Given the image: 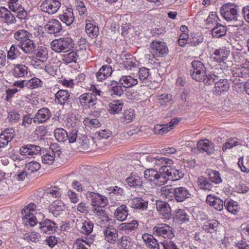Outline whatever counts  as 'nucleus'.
<instances>
[{
  "label": "nucleus",
  "mask_w": 249,
  "mask_h": 249,
  "mask_svg": "<svg viewBox=\"0 0 249 249\" xmlns=\"http://www.w3.org/2000/svg\"><path fill=\"white\" fill-rule=\"evenodd\" d=\"M183 174L179 170L169 167H163L158 172L153 169L145 170L144 177L152 185L161 186L168 180H177L182 178Z\"/></svg>",
  "instance_id": "1"
},
{
  "label": "nucleus",
  "mask_w": 249,
  "mask_h": 249,
  "mask_svg": "<svg viewBox=\"0 0 249 249\" xmlns=\"http://www.w3.org/2000/svg\"><path fill=\"white\" fill-rule=\"evenodd\" d=\"M14 36L18 41V47L25 53L32 54L34 52L36 45L32 39L33 36L32 34L26 30L21 29L17 31Z\"/></svg>",
  "instance_id": "2"
},
{
  "label": "nucleus",
  "mask_w": 249,
  "mask_h": 249,
  "mask_svg": "<svg viewBox=\"0 0 249 249\" xmlns=\"http://www.w3.org/2000/svg\"><path fill=\"white\" fill-rule=\"evenodd\" d=\"M220 13L227 21L232 22L234 26L243 25L244 21L238 14L237 6L234 4L228 3L224 4L220 9Z\"/></svg>",
  "instance_id": "3"
},
{
  "label": "nucleus",
  "mask_w": 249,
  "mask_h": 249,
  "mask_svg": "<svg viewBox=\"0 0 249 249\" xmlns=\"http://www.w3.org/2000/svg\"><path fill=\"white\" fill-rule=\"evenodd\" d=\"M74 43L72 39L68 37L54 39L51 43L52 49L56 53H65L71 50Z\"/></svg>",
  "instance_id": "4"
},
{
  "label": "nucleus",
  "mask_w": 249,
  "mask_h": 249,
  "mask_svg": "<svg viewBox=\"0 0 249 249\" xmlns=\"http://www.w3.org/2000/svg\"><path fill=\"white\" fill-rule=\"evenodd\" d=\"M153 233L155 236L164 238L171 239L175 236L173 228L165 224H158L155 226Z\"/></svg>",
  "instance_id": "5"
},
{
  "label": "nucleus",
  "mask_w": 249,
  "mask_h": 249,
  "mask_svg": "<svg viewBox=\"0 0 249 249\" xmlns=\"http://www.w3.org/2000/svg\"><path fill=\"white\" fill-rule=\"evenodd\" d=\"M193 72L192 78L196 81L202 82L205 81L206 76L205 68L204 65L199 61H193L192 63Z\"/></svg>",
  "instance_id": "6"
},
{
  "label": "nucleus",
  "mask_w": 249,
  "mask_h": 249,
  "mask_svg": "<svg viewBox=\"0 0 249 249\" xmlns=\"http://www.w3.org/2000/svg\"><path fill=\"white\" fill-rule=\"evenodd\" d=\"M61 3L58 0H44L40 5V10L49 15H53L56 13Z\"/></svg>",
  "instance_id": "7"
},
{
  "label": "nucleus",
  "mask_w": 249,
  "mask_h": 249,
  "mask_svg": "<svg viewBox=\"0 0 249 249\" xmlns=\"http://www.w3.org/2000/svg\"><path fill=\"white\" fill-rule=\"evenodd\" d=\"M156 207L163 218L168 220L171 218L172 210L168 203L160 200H157Z\"/></svg>",
  "instance_id": "8"
},
{
  "label": "nucleus",
  "mask_w": 249,
  "mask_h": 249,
  "mask_svg": "<svg viewBox=\"0 0 249 249\" xmlns=\"http://www.w3.org/2000/svg\"><path fill=\"white\" fill-rule=\"evenodd\" d=\"M80 105L85 108L94 107V109H96L97 99L96 97L90 93H86L82 94L79 98Z\"/></svg>",
  "instance_id": "9"
},
{
  "label": "nucleus",
  "mask_w": 249,
  "mask_h": 249,
  "mask_svg": "<svg viewBox=\"0 0 249 249\" xmlns=\"http://www.w3.org/2000/svg\"><path fill=\"white\" fill-rule=\"evenodd\" d=\"M86 196L89 199H91V205L98 204L105 207L108 203L107 197L93 192H88Z\"/></svg>",
  "instance_id": "10"
},
{
  "label": "nucleus",
  "mask_w": 249,
  "mask_h": 249,
  "mask_svg": "<svg viewBox=\"0 0 249 249\" xmlns=\"http://www.w3.org/2000/svg\"><path fill=\"white\" fill-rule=\"evenodd\" d=\"M61 193L60 189L57 186H51L47 187L42 196V199L50 202L53 199L61 196Z\"/></svg>",
  "instance_id": "11"
},
{
  "label": "nucleus",
  "mask_w": 249,
  "mask_h": 249,
  "mask_svg": "<svg viewBox=\"0 0 249 249\" xmlns=\"http://www.w3.org/2000/svg\"><path fill=\"white\" fill-rule=\"evenodd\" d=\"M51 115L50 110L48 108L43 107L38 110L33 118V122L37 124L44 123L51 117Z\"/></svg>",
  "instance_id": "12"
},
{
  "label": "nucleus",
  "mask_w": 249,
  "mask_h": 249,
  "mask_svg": "<svg viewBox=\"0 0 249 249\" xmlns=\"http://www.w3.org/2000/svg\"><path fill=\"white\" fill-rule=\"evenodd\" d=\"M150 46L153 53L158 57L166 54L168 51L165 43L160 41H152Z\"/></svg>",
  "instance_id": "13"
},
{
  "label": "nucleus",
  "mask_w": 249,
  "mask_h": 249,
  "mask_svg": "<svg viewBox=\"0 0 249 249\" xmlns=\"http://www.w3.org/2000/svg\"><path fill=\"white\" fill-rule=\"evenodd\" d=\"M230 51L225 47L215 49L212 54V58L218 63L224 62L228 57Z\"/></svg>",
  "instance_id": "14"
},
{
  "label": "nucleus",
  "mask_w": 249,
  "mask_h": 249,
  "mask_svg": "<svg viewBox=\"0 0 249 249\" xmlns=\"http://www.w3.org/2000/svg\"><path fill=\"white\" fill-rule=\"evenodd\" d=\"M147 160L151 162L153 165L161 166L160 170L165 167H169V165L173 164V161L172 159L165 157H153L149 156L147 158Z\"/></svg>",
  "instance_id": "15"
},
{
  "label": "nucleus",
  "mask_w": 249,
  "mask_h": 249,
  "mask_svg": "<svg viewBox=\"0 0 249 249\" xmlns=\"http://www.w3.org/2000/svg\"><path fill=\"white\" fill-rule=\"evenodd\" d=\"M41 150V148L38 145L27 144L22 146L19 149V154L23 156H31L38 154Z\"/></svg>",
  "instance_id": "16"
},
{
  "label": "nucleus",
  "mask_w": 249,
  "mask_h": 249,
  "mask_svg": "<svg viewBox=\"0 0 249 249\" xmlns=\"http://www.w3.org/2000/svg\"><path fill=\"white\" fill-rule=\"evenodd\" d=\"M39 225L41 232L44 233L50 234L55 231L57 228L56 224L48 219L40 222Z\"/></svg>",
  "instance_id": "17"
},
{
  "label": "nucleus",
  "mask_w": 249,
  "mask_h": 249,
  "mask_svg": "<svg viewBox=\"0 0 249 249\" xmlns=\"http://www.w3.org/2000/svg\"><path fill=\"white\" fill-rule=\"evenodd\" d=\"M128 204L132 208L144 210L147 208L148 201L142 197H135L129 200Z\"/></svg>",
  "instance_id": "18"
},
{
  "label": "nucleus",
  "mask_w": 249,
  "mask_h": 249,
  "mask_svg": "<svg viewBox=\"0 0 249 249\" xmlns=\"http://www.w3.org/2000/svg\"><path fill=\"white\" fill-rule=\"evenodd\" d=\"M191 195L189 190L185 187L175 188L174 198L178 202H183L190 197Z\"/></svg>",
  "instance_id": "19"
},
{
  "label": "nucleus",
  "mask_w": 249,
  "mask_h": 249,
  "mask_svg": "<svg viewBox=\"0 0 249 249\" xmlns=\"http://www.w3.org/2000/svg\"><path fill=\"white\" fill-rule=\"evenodd\" d=\"M45 28L51 34L59 33L62 29L61 23L56 19H52L45 25Z\"/></svg>",
  "instance_id": "20"
},
{
  "label": "nucleus",
  "mask_w": 249,
  "mask_h": 249,
  "mask_svg": "<svg viewBox=\"0 0 249 249\" xmlns=\"http://www.w3.org/2000/svg\"><path fill=\"white\" fill-rule=\"evenodd\" d=\"M206 202L216 210L220 211L223 209L224 205L223 200L215 196L208 195L207 196Z\"/></svg>",
  "instance_id": "21"
},
{
  "label": "nucleus",
  "mask_w": 249,
  "mask_h": 249,
  "mask_svg": "<svg viewBox=\"0 0 249 249\" xmlns=\"http://www.w3.org/2000/svg\"><path fill=\"white\" fill-rule=\"evenodd\" d=\"M66 209V206L61 200H57L53 202L50 206V210L56 216L62 213Z\"/></svg>",
  "instance_id": "22"
},
{
  "label": "nucleus",
  "mask_w": 249,
  "mask_h": 249,
  "mask_svg": "<svg viewBox=\"0 0 249 249\" xmlns=\"http://www.w3.org/2000/svg\"><path fill=\"white\" fill-rule=\"evenodd\" d=\"M197 148L200 152H205L207 154H211L214 152V145L207 140H201L197 143Z\"/></svg>",
  "instance_id": "23"
},
{
  "label": "nucleus",
  "mask_w": 249,
  "mask_h": 249,
  "mask_svg": "<svg viewBox=\"0 0 249 249\" xmlns=\"http://www.w3.org/2000/svg\"><path fill=\"white\" fill-rule=\"evenodd\" d=\"M104 233L106 240L110 243H113L117 239L118 232L113 225L107 226L104 230Z\"/></svg>",
  "instance_id": "24"
},
{
  "label": "nucleus",
  "mask_w": 249,
  "mask_h": 249,
  "mask_svg": "<svg viewBox=\"0 0 249 249\" xmlns=\"http://www.w3.org/2000/svg\"><path fill=\"white\" fill-rule=\"evenodd\" d=\"M112 73V67L108 65H105L96 73V76L98 80L101 81L110 76Z\"/></svg>",
  "instance_id": "25"
},
{
  "label": "nucleus",
  "mask_w": 249,
  "mask_h": 249,
  "mask_svg": "<svg viewBox=\"0 0 249 249\" xmlns=\"http://www.w3.org/2000/svg\"><path fill=\"white\" fill-rule=\"evenodd\" d=\"M60 20L67 26L71 25L74 21V17L72 9L67 8L63 13L59 15Z\"/></svg>",
  "instance_id": "26"
},
{
  "label": "nucleus",
  "mask_w": 249,
  "mask_h": 249,
  "mask_svg": "<svg viewBox=\"0 0 249 249\" xmlns=\"http://www.w3.org/2000/svg\"><path fill=\"white\" fill-rule=\"evenodd\" d=\"M126 182L130 187L139 189L142 184V178L135 174H131L130 176L126 179Z\"/></svg>",
  "instance_id": "27"
},
{
  "label": "nucleus",
  "mask_w": 249,
  "mask_h": 249,
  "mask_svg": "<svg viewBox=\"0 0 249 249\" xmlns=\"http://www.w3.org/2000/svg\"><path fill=\"white\" fill-rule=\"evenodd\" d=\"M142 238L149 249H160V245L153 235L144 234L142 235Z\"/></svg>",
  "instance_id": "28"
},
{
  "label": "nucleus",
  "mask_w": 249,
  "mask_h": 249,
  "mask_svg": "<svg viewBox=\"0 0 249 249\" xmlns=\"http://www.w3.org/2000/svg\"><path fill=\"white\" fill-rule=\"evenodd\" d=\"M70 93L67 90L60 89L55 94V102L64 105L68 102Z\"/></svg>",
  "instance_id": "29"
},
{
  "label": "nucleus",
  "mask_w": 249,
  "mask_h": 249,
  "mask_svg": "<svg viewBox=\"0 0 249 249\" xmlns=\"http://www.w3.org/2000/svg\"><path fill=\"white\" fill-rule=\"evenodd\" d=\"M86 31L87 34L91 38H95L99 33L98 26L94 25L90 20H86Z\"/></svg>",
  "instance_id": "30"
},
{
  "label": "nucleus",
  "mask_w": 249,
  "mask_h": 249,
  "mask_svg": "<svg viewBox=\"0 0 249 249\" xmlns=\"http://www.w3.org/2000/svg\"><path fill=\"white\" fill-rule=\"evenodd\" d=\"M13 73L14 76L22 77L27 74L28 68L25 65L21 64H14Z\"/></svg>",
  "instance_id": "31"
},
{
  "label": "nucleus",
  "mask_w": 249,
  "mask_h": 249,
  "mask_svg": "<svg viewBox=\"0 0 249 249\" xmlns=\"http://www.w3.org/2000/svg\"><path fill=\"white\" fill-rule=\"evenodd\" d=\"M116 219L120 221H124L128 216V211L125 205H122L118 207L114 212Z\"/></svg>",
  "instance_id": "32"
},
{
  "label": "nucleus",
  "mask_w": 249,
  "mask_h": 249,
  "mask_svg": "<svg viewBox=\"0 0 249 249\" xmlns=\"http://www.w3.org/2000/svg\"><path fill=\"white\" fill-rule=\"evenodd\" d=\"M137 79L130 76H123L119 80V84L125 88H131L137 84Z\"/></svg>",
  "instance_id": "33"
},
{
  "label": "nucleus",
  "mask_w": 249,
  "mask_h": 249,
  "mask_svg": "<svg viewBox=\"0 0 249 249\" xmlns=\"http://www.w3.org/2000/svg\"><path fill=\"white\" fill-rule=\"evenodd\" d=\"M197 184L200 189L205 191H212L214 187L207 178L201 176L197 179Z\"/></svg>",
  "instance_id": "34"
},
{
  "label": "nucleus",
  "mask_w": 249,
  "mask_h": 249,
  "mask_svg": "<svg viewBox=\"0 0 249 249\" xmlns=\"http://www.w3.org/2000/svg\"><path fill=\"white\" fill-rule=\"evenodd\" d=\"M212 35L215 37L224 36L227 33V27L220 23H217L211 31Z\"/></svg>",
  "instance_id": "35"
},
{
  "label": "nucleus",
  "mask_w": 249,
  "mask_h": 249,
  "mask_svg": "<svg viewBox=\"0 0 249 249\" xmlns=\"http://www.w3.org/2000/svg\"><path fill=\"white\" fill-rule=\"evenodd\" d=\"M93 228V223L89 219H87L81 222L80 231L82 233L88 235L92 231Z\"/></svg>",
  "instance_id": "36"
},
{
  "label": "nucleus",
  "mask_w": 249,
  "mask_h": 249,
  "mask_svg": "<svg viewBox=\"0 0 249 249\" xmlns=\"http://www.w3.org/2000/svg\"><path fill=\"white\" fill-rule=\"evenodd\" d=\"M109 107L110 113H119L123 108V103L121 100H114L109 104Z\"/></svg>",
  "instance_id": "37"
},
{
  "label": "nucleus",
  "mask_w": 249,
  "mask_h": 249,
  "mask_svg": "<svg viewBox=\"0 0 249 249\" xmlns=\"http://www.w3.org/2000/svg\"><path fill=\"white\" fill-rule=\"evenodd\" d=\"M137 227V221L133 220L131 222L122 223L120 225V229L124 231L126 233L129 234L130 232L135 231Z\"/></svg>",
  "instance_id": "38"
},
{
  "label": "nucleus",
  "mask_w": 249,
  "mask_h": 249,
  "mask_svg": "<svg viewBox=\"0 0 249 249\" xmlns=\"http://www.w3.org/2000/svg\"><path fill=\"white\" fill-rule=\"evenodd\" d=\"M91 206L92 212L99 218L109 215L108 213L104 209V207L98 204H93Z\"/></svg>",
  "instance_id": "39"
},
{
  "label": "nucleus",
  "mask_w": 249,
  "mask_h": 249,
  "mask_svg": "<svg viewBox=\"0 0 249 249\" xmlns=\"http://www.w3.org/2000/svg\"><path fill=\"white\" fill-rule=\"evenodd\" d=\"M215 91L219 94L222 91H227L229 88V83L226 79H220L215 83Z\"/></svg>",
  "instance_id": "40"
},
{
  "label": "nucleus",
  "mask_w": 249,
  "mask_h": 249,
  "mask_svg": "<svg viewBox=\"0 0 249 249\" xmlns=\"http://www.w3.org/2000/svg\"><path fill=\"white\" fill-rule=\"evenodd\" d=\"M54 136L58 142H64L68 139V133L62 128H58L54 131Z\"/></svg>",
  "instance_id": "41"
},
{
  "label": "nucleus",
  "mask_w": 249,
  "mask_h": 249,
  "mask_svg": "<svg viewBox=\"0 0 249 249\" xmlns=\"http://www.w3.org/2000/svg\"><path fill=\"white\" fill-rule=\"evenodd\" d=\"M18 45H13L11 46L9 50L7 53V60L9 61H13L17 59L20 53L18 50Z\"/></svg>",
  "instance_id": "42"
},
{
  "label": "nucleus",
  "mask_w": 249,
  "mask_h": 249,
  "mask_svg": "<svg viewBox=\"0 0 249 249\" xmlns=\"http://www.w3.org/2000/svg\"><path fill=\"white\" fill-rule=\"evenodd\" d=\"M78 58V55L77 53L74 51H72L62 55L63 61L68 64L72 62L76 63Z\"/></svg>",
  "instance_id": "43"
},
{
  "label": "nucleus",
  "mask_w": 249,
  "mask_h": 249,
  "mask_svg": "<svg viewBox=\"0 0 249 249\" xmlns=\"http://www.w3.org/2000/svg\"><path fill=\"white\" fill-rule=\"evenodd\" d=\"M55 158L54 150L49 151L47 153L42 156V161L44 164H52Z\"/></svg>",
  "instance_id": "44"
},
{
  "label": "nucleus",
  "mask_w": 249,
  "mask_h": 249,
  "mask_svg": "<svg viewBox=\"0 0 249 249\" xmlns=\"http://www.w3.org/2000/svg\"><path fill=\"white\" fill-rule=\"evenodd\" d=\"M15 136V132L14 129L8 128H6L4 131L2 132L0 134V137L10 142L12 139Z\"/></svg>",
  "instance_id": "45"
},
{
  "label": "nucleus",
  "mask_w": 249,
  "mask_h": 249,
  "mask_svg": "<svg viewBox=\"0 0 249 249\" xmlns=\"http://www.w3.org/2000/svg\"><path fill=\"white\" fill-rule=\"evenodd\" d=\"M22 218L23 223L26 225H30L32 227L35 226L37 223L36 217L33 214H24Z\"/></svg>",
  "instance_id": "46"
},
{
  "label": "nucleus",
  "mask_w": 249,
  "mask_h": 249,
  "mask_svg": "<svg viewBox=\"0 0 249 249\" xmlns=\"http://www.w3.org/2000/svg\"><path fill=\"white\" fill-rule=\"evenodd\" d=\"M160 192L163 197L170 198L174 196L175 188L171 185H166L161 188Z\"/></svg>",
  "instance_id": "47"
},
{
  "label": "nucleus",
  "mask_w": 249,
  "mask_h": 249,
  "mask_svg": "<svg viewBox=\"0 0 249 249\" xmlns=\"http://www.w3.org/2000/svg\"><path fill=\"white\" fill-rule=\"evenodd\" d=\"M149 71V69L144 67H142L140 69L138 75L139 78L141 81L143 82H145L147 81H150L151 80Z\"/></svg>",
  "instance_id": "48"
},
{
  "label": "nucleus",
  "mask_w": 249,
  "mask_h": 249,
  "mask_svg": "<svg viewBox=\"0 0 249 249\" xmlns=\"http://www.w3.org/2000/svg\"><path fill=\"white\" fill-rule=\"evenodd\" d=\"M218 225V223L216 220L209 221L205 223L203 229L204 231L212 233L216 231L215 229L217 228Z\"/></svg>",
  "instance_id": "49"
},
{
  "label": "nucleus",
  "mask_w": 249,
  "mask_h": 249,
  "mask_svg": "<svg viewBox=\"0 0 249 249\" xmlns=\"http://www.w3.org/2000/svg\"><path fill=\"white\" fill-rule=\"evenodd\" d=\"M41 81L36 77L31 78L25 82V87L31 89H34L41 86Z\"/></svg>",
  "instance_id": "50"
},
{
  "label": "nucleus",
  "mask_w": 249,
  "mask_h": 249,
  "mask_svg": "<svg viewBox=\"0 0 249 249\" xmlns=\"http://www.w3.org/2000/svg\"><path fill=\"white\" fill-rule=\"evenodd\" d=\"M224 205L227 211L232 214H235L238 212L239 207L236 202L233 201H229L227 203L224 202Z\"/></svg>",
  "instance_id": "51"
},
{
  "label": "nucleus",
  "mask_w": 249,
  "mask_h": 249,
  "mask_svg": "<svg viewBox=\"0 0 249 249\" xmlns=\"http://www.w3.org/2000/svg\"><path fill=\"white\" fill-rule=\"evenodd\" d=\"M98 222L100 226H104L106 228L107 226L114 225L115 224L116 221L110 218L109 215H108L99 218Z\"/></svg>",
  "instance_id": "52"
},
{
  "label": "nucleus",
  "mask_w": 249,
  "mask_h": 249,
  "mask_svg": "<svg viewBox=\"0 0 249 249\" xmlns=\"http://www.w3.org/2000/svg\"><path fill=\"white\" fill-rule=\"evenodd\" d=\"M48 51L45 47H40L37 49L36 56L42 62L46 61L48 58Z\"/></svg>",
  "instance_id": "53"
},
{
  "label": "nucleus",
  "mask_w": 249,
  "mask_h": 249,
  "mask_svg": "<svg viewBox=\"0 0 249 249\" xmlns=\"http://www.w3.org/2000/svg\"><path fill=\"white\" fill-rule=\"evenodd\" d=\"M40 164L36 161H31L25 165V170L29 173H34L38 170L40 168Z\"/></svg>",
  "instance_id": "54"
},
{
  "label": "nucleus",
  "mask_w": 249,
  "mask_h": 249,
  "mask_svg": "<svg viewBox=\"0 0 249 249\" xmlns=\"http://www.w3.org/2000/svg\"><path fill=\"white\" fill-rule=\"evenodd\" d=\"M176 218L180 224L186 223L189 221L188 215L182 210H179L176 215Z\"/></svg>",
  "instance_id": "55"
},
{
  "label": "nucleus",
  "mask_w": 249,
  "mask_h": 249,
  "mask_svg": "<svg viewBox=\"0 0 249 249\" xmlns=\"http://www.w3.org/2000/svg\"><path fill=\"white\" fill-rule=\"evenodd\" d=\"M170 130L168 128V124L160 125L157 124L155 126L154 128V132L155 134L162 135L165 134Z\"/></svg>",
  "instance_id": "56"
},
{
  "label": "nucleus",
  "mask_w": 249,
  "mask_h": 249,
  "mask_svg": "<svg viewBox=\"0 0 249 249\" xmlns=\"http://www.w3.org/2000/svg\"><path fill=\"white\" fill-rule=\"evenodd\" d=\"M120 244L124 249H130L132 246L131 239L129 236L122 237Z\"/></svg>",
  "instance_id": "57"
},
{
  "label": "nucleus",
  "mask_w": 249,
  "mask_h": 249,
  "mask_svg": "<svg viewBox=\"0 0 249 249\" xmlns=\"http://www.w3.org/2000/svg\"><path fill=\"white\" fill-rule=\"evenodd\" d=\"M210 178L212 182L215 184H219L222 181L219 173L215 170H213L209 174Z\"/></svg>",
  "instance_id": "58"
},
{
  "label": "nucleus",
  "mask_w": 249,
  "mask_h": 249,
  "mask_svg": "<svg viewBox=\"0 0 249 249\" xmlns=\"http://www.w3.org/2000/svg\"><path fill=\"white\" fill-rule=\"evenodd\" d=\"M108 194H113L118 196H122L124 194V190L118 186L110 187L107 189Z\"/></svg>",
  "instance_id": "59"
},
{
  "label": "nucleus",
  "mask_w": 249,
  "mask_h": 249,
  "mask_svg": "<svg viewBox=\"0 0 249 249\" xmlns=\"http://www.w3.org/2000/svg\"><path fill=\"white\" fill-rule=\"evenodd\" d=\"M83 123L85 125L92 126L94 128H98L100 126V122L96 119L87 118L84 119Z\"/></svg>",
  "instance_id": "60"
},
{
  "label": "nucleus",
  "mask_w": 249,
  "mask_h": 249,
  "mask_svg": "<svg viewBox=\"0 0 249 249\" xmlns=\"http://www.w3.org/2000/svg\"><path fill=\"white\" fill-rule=\"evenodd\" d=\"M8 5L10 11L14 13L22 6L19 0H9Z\"/></svg>",
  "instance_id": "61"
},
{
  "label": "nucleus",
  "mask_w": 249,
  "mask_h": 249,
  "mask_svg": "<svg viewBox=\"0 0 249 249\" xmlns=\"http://www.w3.org/2000/svg\"><path fill=\"white\" fill-rule=\"evenodd\" d=\"M40 235L36 232H31L25 235V239L30 240L31 241L36 242L39 240Z\"/></svg>",
  "instance_id": "62"
},
{
  "label": "nucleus",
  "mask_w": 249,
  "mask_h": 249,
  "mask_svg": "<svg viewBox=\"0 0 249 249\" xmlns=\"http://www.w3.org/2000/svg\"><path fill=\"white\" fill-rule=\"evenodd\" d=\"M20 115L18 112L15 110H11L9 112L8 118L11 122H17L20 119Z\"/></svg>",
  "instance_id": "63"
},
{
  "label": "nucleus",
  "mask_w": 249,
  "mask_h": 249,
  "mask_svg": "<svg viewBox=\"0 0 249 249\" xmlns=\"http://www.w3.org/2000/svg\"><path fill=\"white\" fill-rule=\"evenodd\" d=\"M239 144V142L236 139H229L228 141L223 146L222 150L225 151L227 149H230Z\"/></svg>",
  "instance_id": "64"
}]
</instances>
